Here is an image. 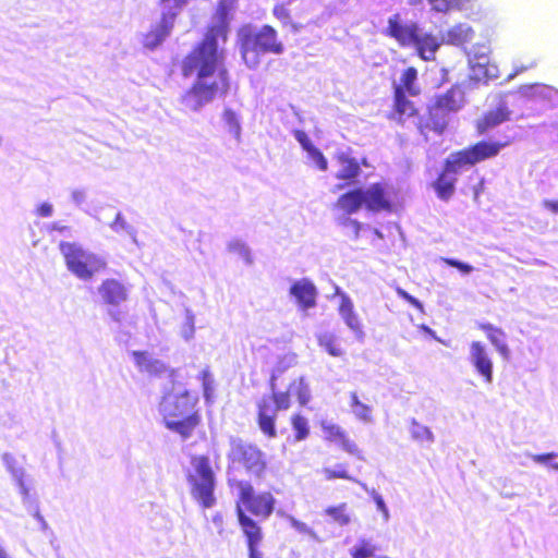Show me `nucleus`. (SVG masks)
<instances>
[{"instance_id":"obj_33","label":"nucleus","mask_w":558,"mask_h":558,"mask_svg":"<svg viewBox=\"0 0 558 558\" xmlns=\"http://www.w3.org/2000/svg\"><path fill=\"white\" fill-rule=\"evenodd\" d=\"M317 343L331 356L341 357L344 355V349L341 345V339L333 333L323 332L317 335Z\"/></svg>"},{"instance_id":"obj_14","label":"nucleus","mask_w":558,"mask_h":558,"mask_svg":"<svg viewBox=\"0 0 558 558\" xmlns=\"http://www.w3.org/2000/svg\"><path fill=\"white\" fill-rule=\"evenodd\" d=\"M470 361L485 383L493 381L494 364L488 350L483 343L472 342L470 344Z\"/></svg>"},{"instance_id":"obj_40","label":"nucleus","mask_w":558,"mask_h":558,"mask_svg":"<svg viewBox=\"0 0 558 558\" xmlns=\"http://www.w3.org/2000/svg\"><path fill=\"white\" fill-rule=\"evenodd\" d=\"M294 429V440H304L310 434L308 423L304 416L294 415L291 420Z\"/></svg>"},{"instance_id":"obj_56","label":"nucleus","mask_w":558,"mask_h":558,"mask_svg":"<svg viewBox=\"0 0 558 558\" xmlns=\"http://www.w3.org/2000/svg\"><path fill=\"white\" fill-rule=\"evenodd\" d=\"M557 457V453L556 452H546V453H536L534 457H533V460L535 462H539V463H545L554 458Z\"/></svg>"},{"instance_id":"obj_23","label":"nucleus","mask_w":558,"mask_h":558,"mask_svg":"<svg viewBox=\"0 0 558 558\" xmlns=\"http://www.w3.org/2000/svg\"><path fill=\"white\" fill-rule=\"evenodd\" d=\"M340 295V305H339V313L341 317L343 318L345 325L352 329L353 332H355L359 336L363 335V326L361 324V318L354 311V305L345 293H339Z\"/></svg>"},{"instance_id":"obj_7","label":"nucleus","mask_w":558,"mask_h":558,"mask_svg":"<svg viewBox=\"0 0 558 558\" xmlns=\"http://www.w3.org/2000/svg\"><path fill=\"white\" fill-rule=\"evenodd\" d=\"M276 375L271 374V396H264L257 402V422L260 430L268 437H276V420L279 412V392L276 391Z\"/></svg>"},{"instance_id":"obj_42","label":"nucleus","mask_w":558,"mask_h":558,"mask_svg":"<svg viewBox=\"0 0 558 558\" xmlns=\"http://www.w3.org/2000/svg\"><path fill=\"white\" fill-rule=\"evenodd\" d=\"M194 322L195 316L193 312L190 308H185V322L183 323L181 327V336L185 341H190L194 337Z\"/></svg>"},{"instance_id":"obj_28","label":"nucleus","mask_w":558,"mask_h":558,"mask_svg":"<svg viewBox=\"0 0 558 558\" xmlns=\"http://www.w3.org/2000/svg\"><path fill=\"white\" fill-rule=\"evenodd\" d=\"M5 470L10 473L13 483L17 486L31 482L25 469L19 464L15 457L10 452H4L1 457Z\"/></svg>"},{"instance_id":"obj_11","label":"nucleus","mask_w":558,"mask_h":558,"mask_svg":"<svg viewBox=\"0 0 558 558\" xmlns=\"http://www.w3.org/2000/svg\"><path fill=\"white\" fill-rule=\"evenodd\" d=\"M364 206L368 211H391L393 209V191L385 182H375L363 190Z\"/></svg>"},{"instance_id":"obj_6","label":"nucleus","mask_w":558,"mask_h":558,"mask_svg":"<svg viewBox=\"0 0 558 558\" xmlns=\"http://www.w3.org/2000/svg\"><path fill=\"white\" fill-rule=\"evenodd\" d=\"M512 143V138L507 137L504 141L481 140L469 147L457 150L459 159L463 166H474L485 160L494 159L500 151Z\"/></svg>"},{"instance_id":"obj_51","label":"nucleus","mask_w":558,"mask_h":558,"mask_svg":"<svg viewBox=\"0 0 558 558\" xmlns=\"http://www.w3.org/2000/svg\"><path fill=\"white\" fill-rule=\"evenodd\" d=\"M446 264L458 268L463 274H470L473 267L470 264L462 263L460 260L454 259H446Z\"/></svg>"},{"instance_id":"obj_54","label":"nucleus","mask_w":558,"mask_h":558,"mask_svg":"<svg viewBox=\"0 0 558 558\" xmlns=\"http://www.w3.org/2000/svg\"><path fill=\"white\" fill-rule=\"evenodd\" d=\"M72 202L80 206L86 201V193L83 190H74L71 194Z\"/></svg>"},{"instance_id":"obj_60","label":"nucleus","mask_w":558,"mask_h":558,"mask_svg":"<svg viewBox=\"0 0 558 558\" xmlns=\"http://www.w3.org/2000/svg\"><path fill=\"white\" fill-rule=\"evenodd\" d=\"M258 544H247L250 558H262V553L257 550Z\"/></svg>"},{"instance_id":"obj_9","label":"nucleus","mask_w":558,"mask_h":558,"mask_svg":"<svg viewBox=\"0 0 558 558\" xmlns=\"http://www.w3.org/2000/svg\"><path fill=\"white\" fill-rule=\"evenodd\" d=\"M464 167L457 151L450 154L444 161L442 170L433 182V189L442 201H449L454 193L457 173Z\"/></svg>"},{"instance_id":"obj_57","label":"nucleus","mask_w":558,"mask_h":558,"mask_svg":"<svg viewBox=\"0 0 558 558\" xmlns=\"http://www.w3.org/2000/svg\"><path fill=\"white\" fill-rule=\"evenodd\" d=\"M374 500L379 509L380 512H383L384 514V519L385 520H388V517H389V513H388V510H387V505L385 504V501L383 500L381 496L380 495H376L374 497Z\"/></svg>"},{"instance_id":"obj_46","label":"nucleus","mask_w":558,"mask_h":558,"mask_svg":"<svg viewBox=\"0 0 558 558\" xmlns=\"http://www.w3.org/2000/svg\"><path fill=\"white\" fill-rule=\"evenodd\" d=\"M429 3L436 12L446 13L458 3V0H429Z\"/></svg>"},{"instance_id":"obj_37","label":"nucleus","mask_w":558,"mask_h":558,"mask_svg":"<svg viewBox=\"0 0 558 558\" xmlns=\"http://www.w3.org/2000/svg\"><path fill=\"white\" fill-rule=\"evenodd\" d=\"M350 408L352 409L354 415L363 421L371 420L372 409L367 403L361 401L356 391L350 392Z\"/></svg>"},{"instance_id":"obj_24","label":"nucleus","mask_w":558,"mask_h":558,"mask_svg":"<svg viewBox=\"0 0 558 558\" xmlns=\"http://www.w3.org/2000/svg\"><path fill=\"white\" fill-rule=\"evenodd\" d=\"M310 398V389L304 385L303 380H294L289 385L286 392L281 393V409H287L291 399L296 400L301 404H305Z\"/></svg>"},{"instance_id":"obj_39","label":"nucleus","mask_w":558,"mask_h":558,"mask_svg":"<svg viewBox=\"0 0 558 558\" xmlns=\"http://www.w3.org/2000/svg\"><path fill=\"white\" fill-rule=\"evenodd\" d=\"M110 228L112 231L119 233L121 231L125 232L131 236L134 243H137L136 239V230L133 226L126 222L121 213H118L114 220L110 223Z\"/></svg>"},{"instance_id":"obj_12","label":"nucleus","mask_w":558,"mask_h":558,"mask_svg":"<svg viewBox=\"0 0 558 558\" xmlns=\"http://www.w3.org/2000/svg\"><path fill=\"white\" fill-rule=\"evenodd\" d=\"M416 23L404 24L400 14L396 13L387 20L385 35L396 39L399 46L410 47L415 38Z\"/></svg>"},{"instance_id":"obj_53","label":"nucleus","mask_w":558,"mask_h":558,"mask_svg":"<svg viewBox=\"0 0 558 558\" xmlns=\"http://www.w3.org/2000/svg\"><path fill=\"white\" fill-rule=\"evenodd\" d=\"M36 211L40 217H51L53 214V206L50 203H43L38 206Z\"/></svg>"},{"instance_id":"obj_1","label":"nucleus","mask_w":558,"mask_h":558,"mask_svg":"<svg viewBox=\"0 0 558 558\" xmlns=\"http://www.w3.org/2000/svg\"><path fill=\"white\" fill-rule=\"evenodd\" d=\"M222 33V28L208 32L203 41L182 62L183 76H196L192 86L180 97L184 111L199 112L216 98H225L230 89L225 54L218 49L217 38Z\"/></svg>"},{"instance_id":"obj_64","label":"nucleus","mask_w":558,"mask_h":558,"mask_svg":"<svg viewBox=\"0 0 558 558\" xmlns=\"http://www.w3.org/2000/svg\"><path fill=\"white\" fill-rule=\"evenodd\" d=\"M108 314L109 316L114 320V322H120L121 320V313L120 311H117L114 308H110L108 311Z\"/></svg>"},{"instance_id":"obj_20","label":"nucleus","mask_w":558,"mask_h":558,"mask_svg":"<svg viewBox=\"0 0 558 558\" xmlns=\"http://www.w3.org/2000/svg\"><path fill=\"white\" fill-rule=\"evenodd\" d=\"M336 160L340 163V170L336 173V178L347 183H353L361 174V165H367L366 159L359 161L347 151L338 153Z\"/></svg>"},{"instance_id":"obj_22","label":"nucleus","mask_w":558,"mask_h":558,"mask_svg":"<svg viewBox=\"0 0 558 558\" xmlns=\"http://www.w3.org/2000/svg\"><path fill=\"white\" fill-rule=\"evenodd\" d=\"M511 111L507 106H499L496 109L488 110L475 122V130L478 136H483L489 130L497 128L498 124L510 120Z\"/></svg>"},{"instance_id":"obj_15","label":"nucleus","mask_w":558,"mask_h":558,"mask_svg":"<svg viewBox=\"0 0 558 558\" xmlns=\"http://www.w3.org/2000/svg\"><path fill=\"white\" fill-rule=\"evenodd\" d=\"M444 39L432 33L423 34L417 26L414 35L413 45L416 54L424 61H433L436 58L438 49L442 46Z\"/></svg>"},{"instance_id":"obj_10","label":"nucleus","mask_w":558,"mask_h":558,"mask_svg":"<svg viewBox=\"0 0 558 558\" xmlns=\"http://www.w3.org/2000/svg\"><path fill=\"white\" fill-rule=\"evenodd\" d=\"M239 505L242 504L245 508L255 515L267 517L272 512L274 498L270 494H260L255 496L252 485L247 482H239Z\"/></svg>"},{"instance_id":"obj_32","label":"nucleus","mask_w":558,"mask_h":558,"mask_svg":"<svg viewBox=\"0 0 558 558\" xmlns=\"http://www.w3.org/2000/svg\"><path fill=\"white\" fill-rule=\"evenodd\" d=\"M393 88H401L402 92L412 97L418 96L421 88L417 84V70L414 66L405 68L400 76V83Z\"/></svg>"},{"instance_id":"obj_18","label":"nucleus","mask_w":558,"mask_h":558,"mask_svg":"<svg viewBox=\"0 0 558 558\" xmlns=\"http://www.w3.org/2000/svg\"><path fill=\"white\" fill-rule=\"evenodd\" d=\"M98 293L106 304L117 307L128 300L129 290L117 279H106L98 288Z\"/></svg>"},{"instance_id":"obj_2","label":"nucleus","mask_w":558,"mask_h":558,"mask_svg":"<svg viewBox=\"0 0 558 558\" xmlns=\"http://www.w3.org/2000/svg\"><path fill=\"white\" fill-rule=\"evenodd\" d=\"M197 398L181 384L173 383L172 389L165 393L159 404L166 427L187 439L198 424V416L193 413Z\"/></svg>"},{"instance_id":"obj_19","label":"nucleus","mask_w":558,"mask_h":558,"mask_svg":"<svg viewBox=\"0 0 558 558\" xmlns=\"http://www.w3.org/2000/svg\"><path fill=\"white\" fill-rule=\"evenodd\" d=\"M323 433L326 440L339 444L342 450L360 460L364 459L357 444L350 439L340 426L332 425V423L330 425H323Z\"/></svg>"},{"instance_id":"obj_55","label":"nucleus","mask_w":558,"mask_h":558,"mask_svg":"<svg viewBox=\"0 0 558 558\" xmlns=\"http://www.w3.org/2000/svg\"><path fill=\"white\" fill-rule=\"evenodd\" d=\"M189 0H160L161 4L165 7H172L175 8V10H181Z\"/></svg>"},{"instance_id":"obj_35","label":"nucleus","mask_w":558,"mask_h":558,"mask_svg":"<svg viewBox=\"0 0 558 558\" xmlns=\"http://www.w3.org/2000/svg\"><path fill=\"white\" fill-rule=\"evenodd\" d=\"M378 547L371 539L362 538L350 550L351 558H374Z\"/></svg>"},{"instance_id":"obj_30","label":"nucleus","mask_w":558,"mask_h":558,"mask_svg":"<svg viewBox=\"0 0 558 558\" xmlns=\"http://www.w3.org/2000/svg\"><path fill=\"white\" fill-rule=\"evenodd\" d=\"M437 105L444 109L448 114L458 111L462 106V94L461 89L451 87L445 92V94L436 96L434 99Z\"/></svg>"},{"instance_id":"obj_63","label":"nucleus","mask_w":558,"mask_h":558,"mask_svg":"<svg viewBox=\"0 0 558 558\" xmlns=\"http://www.w3.org/2000/svg\"><path fill=\"white\" fill-rule=\"evenodd\" d=\"M26 510H27V512H28L31 515H33V518H34V519H35V518H37V517H39V514H41V513H40V511H39V502L34 504L33 506H31V507H29L28 509H26Z\"/></svg>"},{"instance_id":"obj_47","label":"nucleus","mask_w":558,"mask_h":558,"mask_svg":"<svg viewBox=\"0 0 558 558\" xmlns=\"http://www.w3.org/2000/svg\"><path fill=\"white\" fill-rule=\"evenodd\" d=\"M133 357H134L136 365L142 371H145V372L148 369L150 362L153 360V357L147 352H141V351H134Z\"/></svg>"},{"instance_id":"obj_49","label":"nucleus","mask_w":558,"mask_h":558,"mask_svg":"<svg viewBox=\"0 0 558 558\" xmlns=\"http://www.w3.org/2000/svg\"><path fill=\"white\" fill-rule=\"evenodd\" d=\"M413 436L416 439L433 441V434L424 426H414Z\"/></svg>"},{"instance_id":"obj_16","label":"nucleus","mask_w":558,"mask_h":558,"mask_svg":"<svg viewBox=\"0 0 558 558\" xmlns=\"http://www.w3.org/2000/svg\"><path fill=\"white\" fill-rule=\"evenodd\" d=\"M178 11L172 7L163 8L159 25L146 36V47L154 49L170 35Z\"/></svg>"},{"instance_id":"obj_38","label":"nucleus","mask_w":558,"mask_h":558,"mask_svg":"<svg viewBox=\"0 0 558 558\" xmlns=\"http://www.w3.org/2000/svg\"><path fill=\"white\" fill-rule=\"evenodd\" d=\"M325 513L331 518L332 521L340 525H347L350 523V513L348 512V506L345 502L339 505L329 506L325 509Z\"/></svg>"},{"instance_id":"obj_41","label":"nucleus","mask_w":558,"mask_h":558,"mask_svg":"<svg viewBox=\"0 0 558 558\" xmlns=\"http://www.w3.org/2000/svg\"><path fill=\"white\" fill-rule=\"evenodd\" d=\"M324 478L327 481L333 480H348L351 481L352 477L350 472L345 468V464H339L338 469L325 468L323 469Z\"/></svg>"},{"instance_id":"obj_21","label":"nucleus","mask_w":558,"mask_h":558,"mask_svg":"<svg viewBox=\"0 0 558 558\" xmlns=\"http://www.w3.org/2000/svg\"><path fill=\"white\" fill-rule=\"evenodd\" d=\"M290 294L294 298L295 303L303 310L311 308L316 305L317 291L313 282L308 279H300L290 288Z\"/></svg>"},{"instance_id":"obj_4","label":"nucleus","mask_w":558,"mask_h":558,"mask_svg":"<svg viewBox=\"0 0 558 558\" xmlns=\"http://www.w3.org/2000/svg\"><path fill=\"white\" fill-rule=\"evenodd\" d=\"M60 251L65 258L68 269L82 280H89L106 267L102 258L76 243L61 242Z\"/></svg>"},{"instance_id":"obj_3","label":"nucleus","mask_w":558,"mask_h":558,"mask_svg":"<svg viewBox=\"0 0 558 558\" xmlns=\"http://www.w3.org/2000/svg\"><path fill=\"white\" fill-rule=\"evenodd\" d=\"M240 52L245 64L253 69L260 63V58L269 52H279L277 31L269 25L247 24L238 32Z\"/></svg>"},{"instance_id":"obj_8","label":"nucleus","mask_w":558,"mask_h":558,"mask_svg":"<svg viewBox=\"0 0 558 558\" xmlns=\"http://www.w3.org/2000/svg\"><path fill=\"white\" fill-rule=\"evenodd\" d=\"M229 457L233 462L242 463L247 472L256 476H260L266 466L262 451L257 447L246 444L239 438L231 439Z\"/></svg>"},{"instance_id":"obj_5","label":"nucleus","mask_w":558,"mask_h":558,"mask_svg":"<svg viewBox=\"0 0 558 558\" xmlns=\"http://www.w3.org/2000/svg\"><path fill=\"white\" fill-rule=\"evenodd\" d=\"M195 474L187 475V482L191 485L192 497L204 508H211L216 504L215 474L207 457H199L193 462Z\"/></svg>"},{"instance_id":"obj_34","label":"nucleus","mask_w":558,"mask_h":558,"mask_svg":"<svg viewBox=\"0 0 558 558\" xmlns=\"http://www.w3.org/2000/svg\"><path fill=\"white\" fill-rule=\"evenodd\" d=\"M227 251L238 255L245 265H253V256L250 246L241 239L234 238L227 243Z\"/></svg>"},{"instance_id":"obj_61","label":"nucleus","mask_w":558,"mask_h":558,"mask_svg":"<svg viewBox=\"0 0 558 558\" xmlns=\"http://www.w3.org/2000/svg\"><path fill=\"white\" fill-rule=\"evenodd\" d=\"M35 519L38 521V523L40 525V530L44 533H46V532H48L50 530V526H49L48 522L46 521V519L41 514H39V517H37Z\"/></svg>"},{"instance_id":"obj_29","label":"nucleus","mask_w":558,"mask_h":558,"mask_svg":"<svg viewBox=\"0 0 558 558\" xmlns=\"http://www.w3.org/2000/svg\"><path fill=\"white\" fill-rule=\"evenodd\" d=\"M236 513L239 523L247 538V544H258L262 538V533L257 523L248 515H246L241 505L239 504L236 505Z\"/></svg>"},{"instance_id":"obj_48","label":"nucleus","mask_w":558,"mask_h":558,"mask_svg":"<svg viewBox=\"0 0 558 558\" xmlns=\"http://www.w3.org/2000/svg\"><path fill=\"white\" fill-rule=\"evenodd\" d=\"M396 293H397V295H399L400 298L404 299V301L407 303H409L410 305L414 306L415 308H417L420 311L424 310V306L421 303V301L418 299H416L415 296L409 294L407 291H404L403 288L397 287L396 288Z\"/></svg>"},{"instance_id":"obj_52","label":"nucleus","mask_w":558,"mask_h":558,"mask_svg":"<svg viewBox=\"0 0 558 558\" xmlns=\"http://www.w3.org/2000/svg\"><path fill=\"white\" fill-rule=\"evenodd\" d=\"M165 371H166V365L161 361L153 359L150 362V365L146 372H148L150 374H161Z\"/></svg>"},{"instance_id":"obj_44","label":"nucleus","mask_w":558,"mask_h":558,"mask_svg":"<svg viewBox=\"0 0 558 558\" xmlns=\"http://www.w3.org/2000/svg\"><path fill=\"white\" fill-rule=\"evenodd\" d=\"M307 157L311 160L313 165L316 166V168L320 171L327 170L328 162L324 155L320 153L319 149H317L315 146H313L310 151L307 153Z\"/></svg>"},{"instance_id":"obj_13","label":"nucleus","mask_w":558,"mask_h":558,"mask_svg":"<svg viewBox=\"0 0 558 558\" xmlns=\"http://www.w3.org/2000/svg\"><path fill=\"white\" fill-rule=\"evenodd\" d=\"M418 113L413 100L404 94L401 88H393V102L391 110L387 113V119L397 123H404L407 119L414 118Z\"/></svg>"},{"instance_id":"obj_45","label":"nucleus","mask_w":558,"mask_h":558,"mask_svg":"<svg viewBox=\"0 0 558 558\" xmlns=\"http://www.w3.org/2000/svg\"><path fill=\"white\" fill-rule=\"evenodd\" d=\"M17 489L22 497V504L25 509H28L31 506L38 502V500L31 494L29 483L21 484V486H17Z\"/></svg>"},{"instance_id":"obj_36","label":"nucleus","mask_w":558,"mask_h":558,"mask_svg":"<svg viewBox=\"0 0 558 558\" xmlns=\"http://www.w3.org/2000/svg\"><path fill=\"white\" fill-rule=\"evenodd\" d=\"M222 121L227 131L239 142L241 136V123L239 116L230 108L222 113Z\"/></svg>"},{"instance_id":"obj_31","label":"nucleus","mask_w":558,"mask_h":558,"mask_svg":"<svg viewBox=\"0 0 558 558\" xmlns=\"http://www.w3.org/2000/svg\"><path fill=\"white\" fill-rule=\"evenodd\" d=\"M474 37V29L466 24H457L446 32V41L452 46H464Z\"/></svg>"},{"instance_id":"obj_26","label":"nucleus","mask_w":558,"mask_h":558,"mask_svg":"<svg viewBox=\"0 0 558 558\" xmlns=\"http://www.w3.org/2000/svg\"><path fill=\"white\" fill-rule=\"evenodd\" d=\"M337 206L347 214L359 211L364 206L363 190L354 189L341 194L338 197Z\"/></svg>"},{"instance_id":"obj_59","label":"nucleus","mask_w":558,"mask_h":558,"mask_svg":"<svg viewBox=\"0 0 558 558\" xmlns=\"http://www.w3.org/2000/svg\"><path fill=\"white\" fill-rule=\"evenodd\" d=\"M347 223L352 227V230L354 232V236L357 238L360 235V232H361V229H362V226H361V222H359L357 220H352V219H349L347 221Z\"/></svg>"},{"instance_id":"obj_27","label":"nucleus","mask_w":558,"mask_h":558,"mask_svg":"<svg viewBox=\"0 0 558 558\" xmlns=\"http://www.w3.org/2000/svg\"><path fill=\"white\" fill-rule=\"evenodd\" d=\"M471 59L472 70L477 78H483L485 81L497 78L498 66L490 63L488 56H473Z\"/></svg>"},{"instance_id":"obj_17","label":"nucleus","mask_w":558,"mask_h":558,"mask_svg":"<svg viewBox=\"0 0 558 558\" xmlns=\"http://www.w3.org/2000/svg\"><path fill=\"white\" fill-rule=\"evenodd\" d=\"M448 120V113L434 100L427 109L426 117L418 122V129L421 132L432 131L441 134L447 129Z\"/></svg>"},{"instance_id":"obj_58","label":"nucleus","mask_w":558,"mask_h":558,"mask_svg":"<svg viewBox=\"0 0 558 558\" xmlns=\"http://www.w3.org/2000/svg\"><path fill=\"white\" fill-rule=\"evenodd\" d=\"M213 523L218 529V533L221 534L223 530V517L221 513H216L213 517Z\"/></svg>"},{"instance_id":"obj_50","label":"nucleus","mask_w":558,"mask_h":558,"mask_svg":"<svg viewBox=\"0 0 558 558\" xmlns=\"http://www.w3.org/2000/svg\"><path fill=\"white\" fill-rule=\"evenodd\" d=\"M295 137L302 144L303 149L308 153L313 147V142L310 140L307 134L304 131H296Z\"/></svg>"},{"instance_id":"obj_62","label":"nucleus","mask_w":558,"mask_h":558,"mask_svg":"<svg viewBox=\"0 0 558 558\" xmlns=\"http://www.w3.org/2000/svg\"><path fill=\"white\" fill-rule=\"evenodd\" d=\"M46 533H47V534L49 535V537H50L49 543H50L51 547H52L56 551H58V550H59V548H60V546L57 544V538H56L54 532L50 529V530H49L48 532H46Z\"/></svg>"},{"instance_id":"obj_25","label":"nucleus","mask_w":558,"mask_h":558,"mask_svg":"<svg viewBox=\"0 0 558 558\" xmlns=\"http://www.w3.org/2000/svg\"><path fill=\"white\" fill-rule=\"evenodd\" d=\"M478 327L483 332H485V335L493 343V345L496 348V350L499 352V354L506 359L509 357L510 350L507 345V336L504 332V330L490 324H480Z\"/></svg>"},{"instance_id":"obj_43","label":"nucleus","mask_w":558,"mask_h":558,"mask_svg":"<svg viewBox=\"0 0 558 558\" xmlns=\"http://www.w3.org/2000/svg\"><path fill=\"white\" fill-rule=\"evenodd\" d=\"M199 379H202L204 398L206 402H209L214 393V378L208 368L201 372Z\"/></svg>"}]
</instances>
